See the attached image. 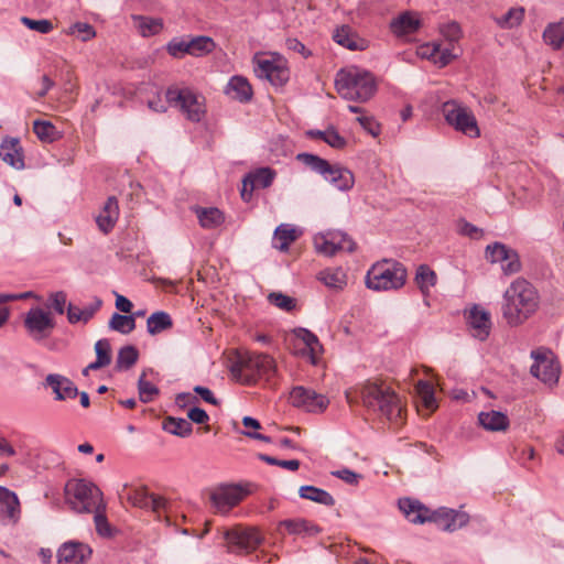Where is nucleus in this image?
I'll list each match as a JSON object with an SVG mask.
<instances>
[{
  "instance_id": "obj_1",
  "label": "nucleus",
  "mask_w": 564,
  "mask_h": 564,
  "mask_svg": "<svg viewBox=\"0 0 564 564\" xmlns=\"http://www.w3.org/2000/svg\"><path fill=\"white\" fill-rule=\"evenodd\" d=\"M540 308V295L535 286L523 278H517L502 295L501 313L510 327L523 325Z\"/></svg>"
},
{
  "instance_id": "obj_2",
  "label": "nucleus",
  "mask_w": 564,
  "mask_h": 564,
  "mask_svg": "<svg viewBox=\"0 0 564 564\" xmlns=\"http://www.w3.org/2000/svg\"><path fill=\"white\" fill-rule=\"evenodd\" d=\"M362 404L393 424L403 422L401 398L382 380L366 381L360 388Z\"/></svg>"
},
{
  "instance_id": "obj_3",
  "label": "nucleus",
  "mask_w": 564,
  "mask_h": 564,
  "mask_svg": "<svg viewBox=\"0 0 564 564\" xmlns=\"http://www.w3.org/2000/svg\"><path fill=\"white\" fill-rule=\"evenodd\" d=\"M335 87L341 98L357 102L368 101L377 90L372 74L355 66L337 72Z\"/></svg>"
},
{
  "instance_id": "obj_4",
  "label": "nucleus",
  "mask_w": 564,
  "mask_h": 564,
  "mask_svg": "<svg viewBox=\"0 0 564 564\" xmlns=\"http://www.w3.org/2000/svg\"><path fill=\"white\" fill-rule=\"evenodd\" d=\"M65 503L76 513H91L104 502L101 490L91 481L72 478L64 486Z\"/></svg>"
},
{
  "instance_id": "obj_5",
  "label": "nucleus",
  "mask_w": 564,
  "mask_h": 564,
  "mask_svg": "<svg viewBox=\"0 0 564 564\" xmlns=\"http://www.w3.org/2000/svg\"><path fill=\"white\" fill-rule=\"evenodd\" d=\"M405 267L392 259H383L371 265L366 274V285L373 291L401 289L406 281Z\"/></svg>"
},
{
  "instance_id": "obj_6",
  "label": "nucleus",
  "mask_w": 564,
  "mask_h": 564,
  "mask_svg": "<svg viewBox=\"0 0 564 564\" xmlns=\"http://www.w3.org/2000/svg\"><path fill=\"white\" fill-rule=\"evenodd\" d=\"M231 371L243 383L252 384L259 379L270 380L276 372V365L267 354L250 352L240 356Z\"/></svg>"
},
{
  "instance_id": "obj_7",
  "label": "nucleus",
  "mask_w": 564,
  "mask_h": 564,
  "mask_svg": "<svg viewBox=\"0 0 564 564\" xmlns=\"http://www.w3.org/2000/svg\"><path fill=\"white\" fill-rule=\"evenodd\" d=\"M296 159L312 171L322 175L339 191H349L355 184V177L351 171L338 164L333 165L318 155L304 152L299 153Z\"/></svg>"
},
{
  "instance_id": "obj_8",
  "label": "nucleus",
  "mask_w": 564,
  "mask_h": 564,
  "mask_svg": "<svg viewBox=\"0 0 564 564\" xmlns=\"http://www.w3.org/2000/svg\"><path fill=\"white\" fill-rule=\"evenodd\" d=\"M251 63L254 75L272 86L282 87L290 78L288 62L278 53L257 52Z\"/></svg>"
},
{
  "instance_id": "obj_9",
  "label": "nucleus",
  "mask_w": 564,
  "mask_h": 564,
  "mask_svg": "<svg viewBox=\"0 0 564 564\" xmlns=\"http://www.w3.org/2000/svg\"><path fill=\"white\" fill-rule=\"evenodd\" d=\"M165 99L170 107L178 109L189 121L199 122L205 116L204 97L191 88L171 86L166 89Z\"/></svg>"
},
{
  "instance_id": "obj_10",
  "label": "nucleus",
  "mask_w": 564,
  "mask_h": 564,
  "mask_svg": "<svg viewBox=\"0 0 564 564\" xmlns=\"http://www.w3.org/2000/svg\"><path fill=\"white\" fill-rule=\"evenodd\" d=\"M445 121L456 131L476 139L480 137V129L471 109L457 100H447L442 106Z\"/></svg>"
},
{
  "instance_id": "obj_11",
  "label": "nucleus",
  "mask_w": 564,
  "mask_h": 564,
  "mask_svg": "<svg viewBox=\"0 0 564 564\" xmlns=\"http://www.w3.org/2000/svg\"><path fill=\"white\" fill-rule=\"evenodd\" d=\"M227 550L235 554H249L263 541V535L254 527L237 524L224 531Z\"/></svg>"
},
{
  "instance_id": "obj_12",
  "label": "nucleus",
  "mask_w": 564,
  "mask_h": 564,
  "mask_svg": "<svg viewBox=\"0 0 564 564\" xmlns=\"http://www.w3.org/2000/svg\"><path fill=\"white\" fill-rule=\"evenodd\" d=\"M23 326L28 336L39 343L51 336L56 323L51 312L34 306L25 313Z\"/></svg>"
},
{
  "instance_id": "obj_13",
  "label": "nucleus",
  "mask_w": 564,
  "mask_h": 564,
  "mask_svg": "<svg viewBox=\"0 0 564 564\" xmlns=\"http://www.w3.org/2000/svg\"><path fill=\"white\" fill-rule=\"evenodd\" d=\"M531 357L534 359V364L531 367L532 376L549 386L557 383L561 369L552 351L547 349L532 350Z\"/></svg>"
},
{
  "instance_id": "obj_14",
  "label": "nucleus",
  "mask_w": 564,
  "mask_h": 564,
  "mask_svg": "<svg viewBox=\"0 0 564 564\" xmlns=\"http://www.w3.org/2000/svg\"><path fill=\"white\" fill-rule=\"evenodd\" d=\"M314 246L319 254L327 257L335 256L338 251L351 252L355 249V242L343 231H327L314 237Z\"/></svg>"
},
{
  "instance_id": "obj_15",
  "label": "nucleus",
  "mask_w": 564,
  "mask_h": 564,
  "mask_svg": "<svg viewBox=\"0 0 564 564\" xmlns=\"http://www.w3.org/2000/svg\"><path fill=\"white\" fill-rule=\"evenodd\" d=\"M290 402L296 408H301L307 412H323L329 401L321 393L304 387H295L290 392Z\"/></svg>"
},
{
  "instance_id": "obj_16",
  "label": "nucleus",
  "mask_w": 564,
  "mask_h": 564,
  "mask_svg": "<svg viewBox=\"0 0 564 564\" xmlns=\"http://www.w3.org/2000/svg\"><path fill=\"white\" fill-rule=\"evenodd\" d=\"M93 555V549L80 541H66L57 550V564H84Z\"/></svg>"
},
{
  "instance_id": "obj_17",
  "label": "nucleus",
  "mask_w": 564,
  "mask_h": 564,
  "mask_svg": "<svg viewBox=\"0 0 564 564\" xmlns=\"http://www.w3.org/2000/svg\"><path fill=\"white\" fill-rule=\"evenodd\" d=\"M246 494L240 486H221L210 495V501L217 512L227 513L245 498Z\"/></svg>"
},
{
  "instance_id": "obj_18",
  "label": "nucleus",
  "mask_w": 564,
  "mask_h": 564,
  "mask_svg": "<svg viewBox=\"0 0 564 564\" xmlns=\"http://www.w3.org/2000/svg\"><path fill=\"white\" fill-rule=\"evenodd\" d=\"M43 386L51 389L54 399L57 401H67L78 397V389L75 383L69 378L58 373L47 375Z\"/></svg>"
},
{
  "instance_id": "obj_19",
  "label": "nucleus",
  "mask_w": 564,
  "mask_h": 564,
  "mask_svg": "<svg viewBox=\"0 0 564 564\" xmlns=\"http://www.w3.org/2000/svg\"><path fill=\"white\" fill-rule=\"evenodd\" d=\"M432 518V522H435L441 530L448 532L463 528L469 521V516L466 512L447 508L433 511Z\"/></svg>"
},
{
  "instance_id": "obj_20",
  "label": "nucleus",
  "mask_w": 564,
  "mask_h": 564,
  "mask_svg": "<svg viewBox=\"0 0 564 564\" xmlns=\"http://www.w3.org/2000/svg\"><path fill=\"white\" fill-rule=\"evenodd\" d=\"M467 323L473 337L486 340L491 330L490 314L486 310L475 305L468 314Z\"/></svg>"
},
{
  "instance_id": "obj_21",
  "label": "nucleus",
  "mask_w": 564,
  "mask_h": 564,
  "mask_svg": "<svg viewBox=\"0 0 564 564\" xmlns=\"http://www.w3.org/2000/svg\"><path fill=\"white\" fill-rule=\"evenodd\" d=\"M399 508L405 518L412 523H424L433 520L432 513L429 508L420 501L411 498H402L399 500Z\"/></svg>"
},
{
  "instance_id": "obj_22",
  "label": "nucleus",
  "mask_w": 564,
  "mask_h": 564,
  "mask_svg": "<svg viewBox=\"0 0 564 564\" xmlns=\"http://www.w3.org/2000/svg\"><path fill=\"white\" fill-rule=\"evenodd\" d=\"M0 158L17 170L23 169L24 156L19 139L4 138L0 144Z\"/></svg>"
},
{
  "instance_id": "obj_23",
  "label": "nucleus",
  "mask_w": 564,
  "mask_h": 564,
  "mask_svg": "<svg viewBox=\"0 0 564 564\" xmlns=\"http://www.w3.org/2000/svg\"><path fill=\"white\" fill-rule=\"evenodd\" d=\"M333 39L337 44L350 51H364L368 47V42L348 25L337 28L334 31Z\"/></svg>"
},
{
  "instance_id": "obj_24",
  "label": "nucleus",
  "mask_w": 564,
  "mask_h": 564,
  "mask_svg": "<svg viewBox=\"0 0 564 564\" xmlns=\"http://www.w3.org/2000/svg\"><path fill=\"white\" fill-rule=\"evenodd\" d=\"M118 218H119L118 199L115 196H110V197H108L101 212L97 216L96 223L102 232L108 234L115 227Z\"/></svg>"
},
{
  "instance_id": "obj_25",
  "label": "nucleus",
  "mask_w": 564,
  "mask_h": 564,
  "mask_svg": "<svg viewBox=\"0 0 564 564\" xmlns=\"http://www.w3.org/2000/svg\"><path fill=\"white\" fill-rule=\"evenodd\" d=\"M421 25V21L416 13L405 11L392 19L390 30L397 36L408 35L416 32Z\"/></svg>"
},
{
  "instance_id": "obj_26",
  "label": "nucleus",
  "mask_w": 564,
  "mask_h": 564,
  "mask_svg": "<svg viewBox=\"0 0 564 564\" xmlns=\"http://www.w3.org/2000/svg\"><path fill=\"white\" fill-rule=\"evenodd\" d=\"M226 94L240 102H248L252 99L253 90L243 76H232L227 85Z\"/></svg>"
},
{
  "instance_id": "obj_27",
  "label": "nucleus",
  "mask_w": 564,
  "mask_h": 564,
  "mask_svg": "<svg viewBox=\"0 0 564 564\" xmlns=\"http://www.w3.org/2000/svg\"><path fill=\"white\" fill-rule=\"evenodd\" d=\"M20 513L18 496L6 487L0 486V520H11Z\"/></svg>"
},
{
  "instance_id": "obj_28",
  "label": "nucleus",
  "mask_w": 564,
  "mask_h": 564,
  "mask_svg": "<svg viewBox=\"0 0 564 564\" xmlns=\"http://www.w3.org/2000/svg\"><path fill=\"white\" fill-rule=\"evenodd\" d=\"M479 424L487 431L501 432L509 427L508 416L500 411H487L478 414Z\"/></svg>"
},
{
  "instance_id": "obj_29",
  "label": "nucleus",
  "mask_w": 564,
  "mask_h": 564,
  "mask_svg": "<svg viewBox=\"0 0 564 564\" xmlns=\"http://www.w3.org/2000/svg\"><path fill=\"white\" fill-rule=\"evenodd\" d=\"M436 281L437 275L435 271H433L429 265L421 264L417 267L414 276V282L419 290L421 291V293L423 294L426 305H430L427 302V297L430 295L431 289L435 286Z\"/></svg>"
},
{
  "instance_id": "obj_30",
  "label": "nucleus",
  "mask_w": 564,
  "mask_h": 564,
  "mask_svg": "<svg viewBox=\"0 0 564 564\" xmlns=\"http://www.w3.org/2000/svg\"><path fill=\"white\" fill-rule=\"evenodd\" d=\"M280 527L286 529L290 534H302L304 536H315L321 533V528L305 519H288L280 522Z\"/></svg>"
},
{
  "instance_id": "obj_31",
  "label": "nucleus",
  "mask_w": 564,
  "mask_h": 564,
  "mask_svg": "<svg viewBox=\"0 0 564 564\" xmlns=\"http://www.w3.org/2000/svg\"><path fill=\"white\" fill-rule=\"evenodd\" d=\"M300 236L296 228L288 224H282L274 231L273 245L280 251L289 250V247Z\"/></svg>"
},
{
  "instance_id": "obj_32",
  "label": "nucleus",
  "mask_w": 564,
  "mask_h": 564,
  "mask_svg": "<svg viewBox=\"0 0 564 564\" xmlns=\"http://www.w3.org/2000/svg\"><path fill=\"white\" fill-rule=\"evenodd\" d=\"M134 26L143 36H152L159 34L163 30V20L160 18L133 15Z\"/></svg>"
},
{
  "instance_id": "obj_33",
  "label": "nucleus",
  "mask_w": 564,
  "mask_h": 564,
  "mask_svg": "<svg viewBox=\"0 0 564 564\" xmlns=\"http://www.w3.org/2000/svg\"><path fill=\"white\" fill-rule=\"evenodd\" d=\"M101 304L102 302L100 299H96L94 304L85 308H79L69 303L67 306V319L70 324H76L78 322L87 323L100 308Z\"/></svg>"
},
{
  "instance_id": "obj_34",
  "label": "nucleus",
  "mask_w": 564,
  "mask_h": 564,
  "mask_svg": "<svg viewBox=\"0 0 564 564\" xmlns=\"http://www.w3.org/2000/svg\"><path fill=\"white\" fill-rule=\"evenodd\" d=\"M191 56L202 57L216 48L215 41L207 35L188 36Z\"/></svg>"
},
{
  "instance_id": "obj_35",
  "label": "nucleus",
  "mask_w": 564,
  "mask_h": 564,
  "mask_svg": "<svg viewBox=\"0 0 564 564\" xmlns=\"http://www.w3.org/2000/svg\"><path fill=\"white\" fill-rule=\"evenodd\" d=\"M299 494L303 499L312 500L327 507L335 505V499L329 492L314 486H302Z\"/></svg>"
},
{
  "instance_id": "obj_36",
  "label": "nucleus",
  "mask_w": 564,
  "mask_h": 564,
  "mask_svg": "<svg viewBox=\"0 0 564 564\" xmlns=\"http://www.w3.org/2000/svg\"><path fill=\"white\" fill-rule=\"evenodd\" d=\"M196 215L200 226L205 229H214L220 226L225 220L224 214L215 207L197 208Z\"/></svg>"
},
{
  "instance_id": "obj_37",
  "label": "nucleus",
  "mask_w": 564,
  "mask_h": 564,
  "mask_svg": "<svg viewBox=\"0 0 564 564\" xmlns=\"http://www.w3.org/2000/svg\"><path fill=\"white\" fill-rule=\"evenodd\" d=\"M163 430L170 434L186 437L192 434L193 426L186 419L167 416L163 421Z\"/></svg>"
},
{
  "instance_id": "obj_38",
  "label": "nucleus",
  "mask_w": 564,
  "mask_h": 564,
  "mask_svg": "<svg viewBox=\"0 0 564 564\" xmlns=\"http://www.w3.org/2000/svg\"><path fill=\"white\" fill-rule=\"evenodd\" d=\"M173 326L171 316L163 311L151 314L147 321V329L151 335H156Z\"/></svg>"
},
{
  "instance_id": "obj_39",
  "label": "nucleus",
  "mask_w": 564,
  "mask_h": 564,
  "mask_svg": "<svg viewBox=\"0 0 564 564\" xmlns=\"http://www.w3.org/2000/svg\"><path fill=\"white\" fill-rule=\"evenodd\" d=\"M96 360L89 364V369H100L111 362V346L107 339H99L95 344Z\"/></svg>"
},
{
  "instance_id": "obj_40",
  "label": "nucleus",
  "mask_w": 564,
  "mask_h": 564,
  "mask_svg": "<svg viewBox=\"0 0 564 564\" xmlns=\"http://www.w3.org/2000/svg\"><path fill=\"white\" fill-rule=\"evenodd\" d=\"M546 44L558 50L564 44V20L550 24L543 32Z\"/></svg>"
},
{
  "instance_id": "obj_41",
  "label": "nucleus",
  "mask_w": 564,
  "mask_h": 564,
  "mask_svg": "<svg viewBox=\"0 0 564 564\" xmlns=\"http://www.w3.org/2000/svg\"><path fill=\"white\" fill-rule=\"evenodd\" d=\"M248 176L251 178L250 191H253L257 187H269L275 177V172L270 167H261L253 172H250Z\"/></svg>"
},
{
  "instance_id": "obj_42",
  "label": "nucleus",
  "mask_w": 564,
  "mask_h": 564,
  "mask_svg": "<svg viewBox=\"0 0 564 564\" xmlns=\"http://www.w3.org/2000/svg\"><path fill=\"white\" fill-rule=\"evenodd\" d=\"M319 280L335 290H341L347 284L346 273L341 269L324 270L319 273Z\"/></svg>"
},
{
  "instance_id": "obj_43",
  "label": "nucleus",
  "mask_w": 564,
  "mask_h": 564,
  "mask_svg": "<svg viewBox=\"0 0 564 564\" xmlns=\"http://www.w3.org/2000/svg\"><path fill=\"white\" fill-rule=\"evenodd\" d=\"M139 358V351L134 346L128 345L118 351L116 368L118 370L130 369Z\"/></svg>"
},
{
  "instance_id": "obj_44",
  "label": "nucleus",
  "mask_w": 564,
  "mask_h": 564,
  "mask_svg": "<svg viewBox=\"0 0 564 564\" xmlns=\"http://www.w3.org/2000/svg\"><path fill=\"white\" fill-rule=\"evenodd\" d=\"M109 328L120 334H130L135 328V319L132 315L113 313L109 321Z\"/></svg>"
},
{
  "instance_id": "obj_45",
  "label": "nucleus",
  "mask_w": 564,
  "mask_h": 564,
  "mask_svg": "<svg viewBox=\"0 0 564 564\" xmlns=\"http://www.w3.org/2000/svg\"><path fill=\"white\" fill-rule=\"evenodd\" d=\"M33 131L42 142L51 143L57 139L58 132L50 121L35 120Z\"/></svg>"
},
{
  "instance_id": "obj_46",
  "label": "nucleus",
  "mask_w": 564,
  "mask_h": 564,
  "mask_svg": "<svg viewBox=\"0 0 564 564\" xmlns=\"http://www.w3.org/2000/svg\"><path fill=\"white\" fill-rule=\"evenodd\" d=\"M415 390L426 409L434 410L436 408L434 387L431 382L419 380L415 386Z\"/></svg>"
},
{
  "instance_id": "obj_47",
  "label": "nucleus",
  "mask_w": 564,
  "mask_h": 564,
  "mask_svg": "<svg viewBox=\"0 0 564 564\" xmlns=\"http://www.w3.org/2000/svg\"><path fill=\"white\" fill-rule=\"evenodd\" d=\"M512 250L501 242H494L486 247L485 257L491 263L505 262Z\"/></svg>"
},
{
  "instance_id": "obj_48",
  "label": "nucleus",
  "mask_w": 564,
  "mask_h": 564,
  "mask_svg": "<svg viewBox=\"0 0 564 564\" xmlns=\"http://www.w3.org/2000/svg\"><path fill=\"white\" fill-rule=\"evenodd\" d=\"M166 52L174 58H183L185 55H191L188 36L173 37L166 44Z\"/></svg>"
},
{
  "instance_id": "obj_49",
  "label": "nucleus",
  "mask_w": 564,
  "mask_h": 564,
  "mask_svg": "<svg viewBox=\"0 0 564 564\" xmlns=\"http://www.w3.org/2000/svg\"><path fill=\"white\" fill-rule=\"evenodd\" d=\"M105 511H106V503L102 502L100 506L97 507L96 510H93L91 513H94V522H95V527H96V532L100 536L108 538L111 535V527L107 520Z\"/></svg>"
},
{
  "instance_id": "obj_50",
  "label": "nucleus",
  "mask_w": 564,
  "mask_h": 564,
  "mask_svg": "<svg viewBox=\"0 0 564 564\" xmlns=\"http://www.w3.org/2000/svg\"><path fill=\"white\" fill-rule=\"evenodd\" d=\"M524 17L523 8H512L501 18L496 19L497 23L503 29H511L518 26Z\"/></svg>"
},
{
  "instance_id": "obj_51",
  "label": "nucleus",
  "mask_w": 564,
  "mask_h": 564,
  "mask_svg": "<svg viewBox=\"0 0 564 564\" xmlns=\"http://www.w3.org/2000/svg\"><path fill=\"white\" fill-rule=\"evenodd\" d=\"M138 390L139 398L143 403L153 401L159 394V389L152 382L145 380V372H142L139 378Z\"/></svg>"
},
{
  "instance_id": "obj_52",
  "label": "nucleus",
  "mask_w": 564,
  "mask_h": 564,
  "mask_svg": "<svg viewBox=\"0 0 564 564\" xmlns=\"http://www.w3.org/2000/svg\"><path fill=\"white\" fill-rule=\"evenodd\" d=\"M68 35H76L80 41L87 42L96 36L93 25L86 22H76L66 31Z\"/></svg>"
},
{
  "instance_id": "obj_53",
  "label": "nucleus",
  "mask_w": 564,
  "mask_h": 564,
  "mask_svg": "<svg viewBox=\"0 0 564 564\" xmlns=\"http://www.w3.org/2000/svg\"><path fill=\"white\" fill-rule=\"evenodd\" d=\"M242 424L245 425L248 431H245L243 434L250 438L262 441L265 443H270L271 438L269 436H265L261 433H258L257 430L261 429V424L258 420L251 417V416H245L242 419Z\"/></svg>"
},
{
  "instance_id": "obj_54",
  "label": "nucleus",
  "mask_w": 564,
  "mask_h": 564,
  "mask_svg": "<svg viewBox=\"0 0 564 564\" xmlns=\"http://www.w3.org/2000/svg\"><path fill=\"white\" fill-rule=\"evenodd\" d=\"M21 22L30 30L36 31L41 34H47L53 30V23L50 20L41 19L33 20L26 17L21 19Z\"/></svg>"
},
{
  "instance_id": "obj_55",
  "label": "nucleus",
  "mask_w": 564,
  "mask_h": 564,
  "mask_svg": "<svg viewBox=\"0 0 564 564\" xmlns=\"http://www.w3.org/2000/svg\"><path fill=\"white\" fill-rule=\"evenodd\" d=\"M269 301L274 306H276L285 312H291L295 307V300L293 297L288 296L282 293H275V292L271 293L269 295Z\"/></svg>"
},
{
  "instance_id": "obj_56",
  "label": "nucleus",
  "mask_w": 564,
  "mask_h": 564,
  "mask_svg": "<svg viewBox=\"0 0 564 564\" xmlns=\"http://www.w3.org/2000/svg\"><path fill=\"white\" fill-rule=\"evenodd\" d=\"M296 336L310 348L312 354H315L322 346L317 336L306 328H299L295 332Z\"/></svg>"
},
{
  "instance_id": "obj_57",
  "label": "nucleus",
  "mask_w": 564,
  "mask_h": 564,
  "mask_svg": "<svg viewBox=\"0 0 564 564\" xmlns=\"http://www.w3.org/2000/svg\"><path fill=\"white\" fill-rule=\"evenodd\" d=\"M500 263L503 273L507 275L516 274L521 270L520 258L516 250H512L508 259H506L505 262Z\"/></svg>"
},
{
  "instance_id": "obj_58",
  "label": "nucleus",
  "mask_w": 564,
  "mask_h": 564,
  "mask_svg": "<svg viewBox=\"0 0 564 564\" xmlns=\"http://www.w3.org/2000/svg\"><path fill=\"white\" fill-rule=\"evenodd\" d=\"M259 457L269 465H276L292 471L297 470L300 467V460L297 459L282 460L265 454H261Z\"/></svg>"
},
{
  "instance_id": "obj_59",
  "label": "nucleus",
  "mask_w": 564,
  "mask_h": 564,
  "mask_svg": "<svg viewBox=\"0 0 564 564\" xmlns=\"http://www.w3.org/2000/svg\"><path fill=\"white\" fill-rule=\"evenodd\" d=\"M51 306L57 314H64L67 295L64 291H57L50 294Z\"/></svg>"
},
{
  "instance_id": "obj_60",
  "label": "nucleus",
  "mask_w": 564,
  "mask_h": 564,
  "mask_svg": "<svg viewBox=\"0 0 564 564\" xmlns=\"http://www.w3.org/2000/svg\"><path fill=\"white\" fill-rule=\"evenodd\" d=\"M458 231L460 235L467 236L473 239H479L482 237V229L476 227L475 225L460 220L458 224Z\"/></svg>"
},
{
  "instance_id": "obj_61",
  "label": "nucleus",
  "mask_w": 564,
  "mask_h": 564,
  "mask_svg": "<svg viewBox=\"0 0 564 564\" xmlns=\"http://www.w3.org/2000/svg\"><path fill=\"white\" fill-rule=\"evenodd\" d=\"M328 145L334 149H343L346 145V140L341 137L338 131L334 128L326 130L325 141Z\"/></svg>"
},
{
  "instance_id": "obj_62",
  "label": "nucleus",
  "mask_w": 564,
  "mask_h": 564,
  "mask_svg": "<svg viewBox=\"0 0 564 564\" xmlns=\"http://www.w3.org/2000/svg\"><path fill=\"white\" fill-rule=\"evenodd\" d=\"M441 33L449 42H455L460 37V26L456 22H449L441 28Z\"/></svg>"
},
{
  "instance_id": "obj_63",
  "label": "nucleus",
  "mask_w": 564,
  "mask_h": 564,
  "mask_svg": "<svg viewBox=\"0 0 564 564\" xmlns=\"http://www.w3.org/2000/svg\"><path fill=\"white\" fill-rule=\"evenodd\" d=\"M356 120L372 137L379 135V133H380V126L378 124V122L373 118L367 117V116H359V117H357Z\"/></svg>"
},
{
  "instance_id": "obj_64",
  "label": "nucleus",
  "mask_w": 564,
  "mask_h": 564,
  "mask_svg": "<svg viewBox=\"0 0 564 564\" xmlns=\"http://www.w3.org/2000/svg\"><path fill=\"white\" fill-rule=\"evenodd\" d=\"M332 475L341 479L343 481H345L346 484H349V485H357L359 482V480L361 479V475H359L348 468H343V469L333 471Z\"/></svg>"
}]
</instances>
